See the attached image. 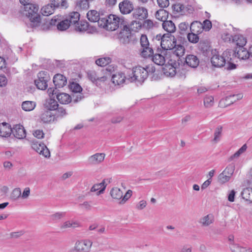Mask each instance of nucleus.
<instances>
[{"mask_svg":"<svg viewBox=\"0 0 252 252\" xmlns=\"http://www.w3.org/2000/svg\"><path fill=\"white\" fill-rule=\"evenodd\" d=\"M155 71V68L152 65H148L146 67L141 66H136L133 68L129 80L131 82L142 84L147 78L148 75Z\"/></svg>","mask_w":252,"mask_h":252,"instance_id":"nucleus-1","label":"nucleus"},{"mask_svg":"<svg viewBox=\"0 0 252 252\" xmlns=\"http://www.w3.org/2000/svg\"><path fill=\"white\" fill-rule=\"evenodd\" d=\"M212 57L211 62L213 66L216 67L223 66L226 62L232 61L231 56H233V51L230 49L224 51L222 55H220L216 50L212 51Z\"/></svg>","mask_w":252,"mask_h":252,"instance_id":"nucleus-2","label":"nucleus"},{"mask_svg":"<svg viewBox=\"0 0 252 252\" xmlns=\"http://www.w3.org/2000/svg\"><path fill=\"white\" fill-rule=\"evenodd\" d=\"M87 74L89 80L96 85L105 82L110 76L109 72L106 69L91 70L88 71Z\"/></svg>","mask_w":252,"mask_h":252,"instance_id":"nucleus-3","label":"nucleus"},{"mask_svg":"<svg viewBox=\"0 0 252 252\" xmlns=\"http://www.w3.org/2000/svg\"><path fill=\"white\" fill-rule=\"evenodd\" d=\"M38 7L32 3L24 5L25 15L28 17L33 23L34 26H36L40 22V17L38 14Z\"/></svg>","mask_w":252,"mask_h":252,"instance_id":"nucleus-4","label":"nucleus"},{"mask_svg":"<svg viewBox=\"0 0 252 252\" xmlns=\"http://www.w3.org/2000/svg\"><path fill=\"white\" fill-rule=\"evenodd\" d=\"M110 195L114 199L120 200V204H125L132 196V191L128 189L123 195V192L117 187L113 188L110 191Z\"/></svg>","mask_w":252,"mask_h":252,"instance_id":"nucleus-5","label":"nucleus"},{"mask_svg":"<svg viewBox=\"0 0 252 252\" xmlns=\"http://www.w3.org/2000/svg\"><path fill=\"white\" fill-rule=\"evenodd\" d=\"M101 22H103L104 23L102 25L98 22V23L100 26L106 28L107 30L113 31L119 27L120 19L116 15H110L106 19H102Z\"/></svg>","mask_w":252,"mask_h":252,"instance_id":"nucleus-6","label":"nucleus"},{"mask_svg":"<svg viewBox=\"0 0 252 252\" xmlns=\"http://www.w3.org/2000/svg\"><path fill=\"white\" fill-rule=\"evenodd\" d=\"M235 170V166L233 164H230L226 166L224 170L218 176V182L223 184L229 182Z\"/></svg>","mask_w":252,"mask_h":252,"instance_id":"nucleus-7","label":"nucleus"},{"mask_svg":"<svg viewBox=\"0 0 252 252\" xmlns=\"http://www.w3.org/2000/svg\"><path fill=\"white\" fill-rule=\"evenodd\" d=\"M50 79L49 74L46 71H40L37 74V78L34 80L36 87L41 90H45L47 86V82Z\"/></svg>","mask_w":252,"mask_h":252,"instance_id":"nucleus-8","label":"nucleus"},{"mask_svg":"<svg viewBox=\"0 0 252 252\" xmlns=\"http://www.w3.org/2000/svg\"><path fill=\"white\" fill-rule=\"evenodd\" d=\"M50 23L51 25H56L57 29L61 31L67 30L70 26L68 19H64L62 16L59 15L55 16Z\"/></svg>","mask_w":252,"mask_h":252,"instance_id":"nucleus-9","label":"nucleus"},{"mask_svg":"<svg viewBox=\"0 0 252 252\" xmlns=\"http://www.w3.org/2000/svg\"><path fill=\"white\" fill-rule=\"evenodd\" d=\"M175 37L169 33L162 35V40L160 42V45L162 49L170 51L176 44Z\"/></svg>","mask_w":252,"mask_h":252,"instance_id":"nucleus-10","label":"nucleus"},{"mask_svg":"<svg viewBox=\"0 0 252 252\" xmlns=\"http://www.w3.org/2000/svg\"><path fill=\"white\" fill-rule=\"evenodd\" d=\"M179 63L174 59H170L162 68L163 74L167 77H173L177 73Z\"/></svg>","mask_w":252,"mask_h":252,"instance_id":"nucleus-11","label":"nucleus"},{"mask_svg":"<svg viewBox=\"0 0 252 252\" xmlns=\"http://www.w3.org/2000/svg\"><path fill=\"white\" fill-rule=\"evenodd\" d=\"M172 9L173 13L177 15H185L187 12H190L193 10V8L190 5H185L181 3L173 4Z\"/></svg>","mask_w":252,"mask_h":252,"instance_id":"nucleus-12","label":"nucleus"},{"mask_svg":"<svg viewBox=\"0 0 252 252\" xmlns=\"http://www.w3.org/2000/svg\"><path fill=\"white\" fill-rule=\"evenodd\" d=\"M69 88L74 93L72 95V100L74 102H77L83 98L84 96L81 93L82 88L78 83L74 82H71L69 85Z\"/></svg>","mask_w":252,"mask_h":252,"instance_id":"nucleus-13","label":"nucleus"},{"mask_svg":"<svg viewBox=\"0 0 252 252\" xmlns=\"http://www.w3.org/2000/svg\"><path fill=\"white\" fill-rule=\"evenodd\" d=\"M32 148L40 155L49 158L51 157L50 152L47 146L41 142H33Z\"/></svg>","mask_w":252,"mask_h":252,"instance_id":"nucleus-14","label":"nucleus"},{"mask_svg":"<svg viewBox=\"0 0 252 252\" xmlns=\"http://www.w3.org/2000/svg\"><path fill=\"white\" fill-rule=\"evenodd\" d=\"M243 97V95L242 94L228 95L225 98L220 100V107H226L237 101L241 100Z\"/></svg>","mask_w":252,"mask_h":252,"instance_id":"nucleus-15","label":"nucleus"},{"mask_svg":"<svg viewBox=\"0 0 252 252\" xmlns=\"http://www.w3.org/2000/svg\"><path fill=\"white\" fill-rule=\"evenodd\" d=\"M92 244L91 241L87 239L77 241L75 244L74 250L77 252H89Z\"/></svg>","mask_w":252,"mask_h":252,"instance_id":"nucleus-16","label":"nucleus"},{"mask_svg":"<svg viewBox=\"0 0 252 252\" xmlns=\"http://www.w3.org/2000/svg\"><path fill=\"white\" fill-rule=\"evenodd\" d=\"M234 55L231 56L232 60L234 58H237L240 60H246L249 59L250 54V50L248 51L244 47H238L235 51H233Z\"/></svg>","mask_w":252,"mask_h":252,"instance_id":"nucleus-17","label":"nucleus"},{"mask_svg":"<svg viewBox=\"0 0 252 252\" xmlns=\"http://www.w3.org/2000/svg\"><path fill=\"white\" fill-rule=\"evenodd\" d=\"M106 155L104 153H97L88 158V162L93 165H98L102 163L105 158Z\"/></svg>","mask_w":252,"mask_h":252,"instance_id":"nucleus-18","label":"nucleus"},{"mask_svg":"<svg viewBox=\"0 0 252 252\" xmlns=\"http://www.w3.org/2000/svg\"><path fill=\"white\" fill-rule=\"evenodd\" d=\"M133 18L143 20L148 17V11L144 7H138L135 9L132 13Z\"/></svg>","mask_w":252,"mask_h":252,"instance_id":"nucleus-19","label":"nucleus"},{"mask_svg":"<svg viewBox=\"0 0 252 252\" xmlns=\"http://www.w3.org/2000/svg\"><path fill=\"white\" fill-rule=\"evenodd\" d=\"M14 136L18 139H24L26 136V130L23 126L16 125L12 129Z\"/></svg>","mask_w":252,"mask_h":252,"instance_id":"nucleus-20","label":"nucleus"},{"mask_svg":"<svg viewBox=\"0 0 252 252\" xmlns=\"http://www.w3.org/2000/svg\"><path fill=\"white\" fill-rule=\"evenodd\" d=\"M185 52L184 47L181 45H176L172 49L169 53L172 54L171 57L173 59L174 57L180 58L182 57Z\"/></svg>","mask_w":252,"mask_h":252,"instance_id":"nucleus-21","label":"nucleus"},{"mask_svg":"<svg viewBox=\"0 0 252 252\" xmlns=\"http://www.w3.org/2000/svg\"><path fill=\"white\" fill-rule=\"evenodd\" d=\"M119 6L121 13L124 14L129 13L133 9L132 3L127 0L120 2Z\"/></svg>","mask_w":252,"mask_h":252,"instance_id":"nucleus-22","label":"nucleus"},{"mask_svg":"<svg viewBox=\"0 0 252 252\" xmlns=\"http://www.w3.org/2000/svg\"><path fill=\"white\" fill-rule=\"evenodd\" d=\"M131 36V32L129 27L124 26L123 30L119 33L120 41L124 44L128 43L129 41V37Z\"/></svg>","mask_w":252,"mask_h":252,"instance_id":"nucleus-23","label":"nucleus"},{"mask_svg":"<svg viewBox=\"0 0 252 252\" xmlns=\"http://www.w3.org/2000/svg\"><path fill=\"white\" fill-rule=\"evenodd\" d=\"M107 183L106 180L104 179L100 183L95 184L91 188L90 191L91 192H96V195H99L103 194L106 188Z\"/></svg>","mask_w":252,"mask_h":252,"instance_id":"nucleus-24","label":"nucleus"},{"mask_svg":"<svg viewBox=\"0 0 252 252\" xmlns=\"http://www.w3.org/2000/svg\"><path fill=\"white\" fill-rule=\"evenodd\" d=\"M80 226L79 221L75 220H68L64 221L60 224V228L63 231H65L69 228H75Z\"/></svg>","mask_w":252,"mask_h":252,"instance_id":"nucleus-25","label":"nucleus"},{"mask_svg":"<svg viewBox=\"0 0 252 252\" xmlns=\"http://www.w3.org/2000/svg\"><path fill=\"white\" fill-rule=\"evenodd\" d=\"M12 133L10 125L5 122L0 124V136L3 137H9Z\"/></svg>","mask_w":252,"mask_h":252,"instance_id":"nucleus-26","label":"nucleus"},{"mask_svg":"<svg viewBox=\"0 0 252 252\" xmlns=\"http://www.w3.org/2000/svg\"><path fill=\"white\" fill-rule=\"evenodd\" d=\"M53 82L57 88H62L66 84L67 79L62 74H57L53 78Z\"/></svg>","mask_w":252,"mask_h":252,"instance_id":"nucleus-27","label":"nucleus"},{"mask_svg":"<svg viewBox=\"0 0 252 252\" xmlns=\"http://www.w3.org/2000/svg\"><path fill=\"white\" fill-rule=\"evenodd\" d=\"M126 80V76L122 72H116L112 76V81L115 85H121L123 84Z\"/></svg>","mask_w":252,"mask_h":252,"instance_id":"nucleus-28","label":"nucleus"},{"mask_svg":"<svg viewBox=\"0 0 252 252\" xmlns=\"http://www.w3.org/2000/svg\"><path fill=\"white\" fill-rule=\"evenodd\" d=\"M214 216L212 214H209L201 217L199 220V223L202 226H208L213 223L214 221Z\"/></svg>","mask_w":252,"mask_h":252,"instance_id":"nucleus-29","label":"nucleus"},{"mask_svg":"<svg viewBox=\"0 0 252 252\" xmlns=\"http://www.w3.org/2000/svg\"><path fill=\"white\" fill-rule=\"evenodd\" d=\"M162 27L164 30L169 34L175 32L176 30L174 23L171 20L163 21Z\"/></svg>","mask_w":252,"mask_h":252,"instance_id":"nucleus-30","label":"nucleus"},{"mask_svg":"<svg viewBox=\"0 0 252 252\" xmlns=\"http://www.w3.org/2000/svg\"><path fill=\"white\" fill-rule=\"evenodd\" d=\"M186 63L189 66L196 67L199 63L198 58L193 55H189L186 58Z\"/></svg>","mask_w":252,"mask_h":252,"instance_id":"nucleus-31","label":"nucleus"},{"mask_svg":"<svg viewBox=\"0 0 252 252\" xmlns=\"http://www.w3.org/2000/svg\"><path fill=\"white\" fill-rule=\"evenodd\" d=\"M57 98L62 104H68L71 101V97L67 94L62 93L56 95Z\"/></svg>","mask_w":252,"mask_h":252,"instance_id":"nucleus-32","label":"nucleus"},{"mask_svg":"<svg viewBox=\"0 0 252 252\" xmlns=\"http://www.w3.org/2000/svg\"><path fill=\"white\" fill-rule=\"evenodd\" d=\"M87 17L89 21L91 22H99V13L96 10H91L88 12Z\"/></svg>","mask_w":252,"mask_h":252,"instance_id":"nucleus-33","label":"nucleus"},{"mask_svg":"<svg viewBox=\"0 0 252 252\" xmlns=\"http://www.w3.org/2000/svg\"><path fill=\"white\" fill-rule=\"evenodd\" d=\"M54 115L51 111L48 110L43 112L40 116V119L43 123H50L54 120Z\"/></svg>","mask_w":252,"mask_h":252,"instance_id":"nucleus-34","label":"nucleus"},{"mask_svg":"<svg viewBox=\"0 0 252 252\" xmlns=\"http://www.w3.org/2000/svg\"><path fill=\"white\" fill-rule=\"evenodd\" d=\"M191 32L199 34L203 31L202 24L198 21L193 22L190 26Z\"/></svg>","mask_w":252,"mask_h":252,"instance_id":"nucleus-35","label":"nucleus"},{"mask_svg":"<svg viewBox=\"0 0 252 252\" xmlns=\"http://www.w3.org/2000/svg\"><path fill=\"white\" fill-rule=\"evenodd\" d=\"M233 40L239 47H244L247 42L246 37L240 34L235 35Z\"/></svg>","mask_w":252,"mask_h":252,"instance_id":"nucleus-36","label":"nucleus"},{"mask_svg":"<svg viewBox=\"0 0 252 252\" xmlns=\"http://www.w3.org/2000/svg\"><path fill=\"white\" fill-rule=\"evenodd\" d=\"M222 130L223 126H218L216 127L214 130V138L213 139V142L214 143H217L220 140Z\"/></svg>","mask_w":252,"mask_h":252,"instance_id":"nucleus-37","label":"nucleus"},{"mask_svg":"<svg viewBox=\"0 0 252 252\" xmlns=\"http://www.w3.org/2000/svg\"><path fill=\"white\" fill-rule=\"evenodd\" d=\"M36 103L33 101H25L22 102L21 106L25 111H31L36 107Z\"/></svg>","mask_w":252,"mask_h":252,"instance_id":"nucleus-38","label":"nucleus"},{"mask_svg":"<svg viewBox=\"0 0 252 252\" xmlns=\"http://www.w3.org/2000/svg\"><path fill=\"white\" fill-rule=\"evenodd\" d=\"M55 7L56 6H54L52 3L46 4L42 7L41 9V12L44 16L50 15L54 13Z\"/></svg>","mask_w":252,"mask_h":252,"instance_id":"nucleus-39","label":"nucleus"},{"mask_svg":"<svg viewBox=\"0 0 252 252\" xmlns=\"http://www.w3.org/2000/svg\"><path fill=\"white\" fill-rule=\"evenodd\" d=\"M155 16L158 20L163 22L168 18V12L163 9H160L156 12Z\"/></svg>","mask_w":252,"mask_h":252,"instance_id":"nucleus-40","label":"nucleus"},{"mask_svg":"<svg viewBox=\"0 0 252 252\" xmlns=\"http://www.w3.org/2000/svg\"><path fill=\"white\" fill-rule=\"evenodd\" d=\"M67 19H68L70 25H76L78 22H79V20L80 19V14L77 12H71L69 14Z\"/></svg>","mask_w":252,"mask_h":252,"instance_id":"nucleus-41","label":"nucleus"},{"mask_svg":"<svg viewBox=\"0 0 252 252\" xmlns=\"http://www.w3.org/2000/svg\"><path fill=\"white\" fill-rule=\"evenodd\" d=\"M45 105L50 111L56 110L58 107L57 102L54 98H50L46 100Z\"/></svg>","mask_w":252,"mask_h":252,"instance_id":"nucleus-42","label":"nucleus"},{"mask_svg":"<svg viewBox=\"0 0 252 252\" xmlns=\"http://www.w3.org/2000/svg\"><path fill=\"white\" fill-rule=\"evenodd\" d=\"M154 51L149 46L141 47L140 53L141 56L145 58L152 56L153 55Z\"/></svg>","mask_w":252,"mask_h":252,"instance_id":"nucleus-43","label":"nucleus"},{"mask_svg":"<svg viewBox=\"0 0 252 252\" xmlns=\"http://www.w3.org/2000/svg\"><path fill=\"white\" fill-rule=\"evenodd\" d=\"M152 61L158 65H163L165 62L164 57L159 54H155L152 57Z\"/></svg>","mask_w":252,"mask_h":252,"instance_id":"nucleus-44","label":"nucleus"},{"mask_svg":"<svg viewBox=\"0 0 252 252\" xmlns=\"http://www.w3.org/2000/svg\"><path fill=\"white\" fill-rule=\"evenodd\" d=\"M247 148V145H243L236 152H235L229 158L230 160H233L238 158L241 154L244 153L246 151Z\"/></svg>","mask_w":252,"mask_h":252,"instance_id":"nucleus-45","label":"nucleus"},{"mask_svg":"<svg viewBox=\"0 0 252 252\" xmlns=\"http://www.w3.org/2000/svg\"><path fill=\"white\" fill-rule=\"evenodd\" d=\"M204 106L205 108L212 107L214 104V98L212 95H206L204 98Z\"/></svg>","mask_w":252,"mask_h":252,"instance_id":"nucleus-46","label":"nucleus"},{"mask_svg":"<svg viewBox=\"0 0 252 252\" xmlns=\"http://www.w3.org/2000/svg\"><path fill=\"white\" fill-rule=\"evenodd\" d=\"M88 23L86 22H78L75 25V30L78 32H82L87 30Z\"/></svg>","mask_w":252,"mask_h":252,"instance_id":"nucleus-47","label":"nucleus"},{"mask_svg":"<svg viewBox=\"0 0 252 252\" xmlns=\"http://www.w3.org/2000/svg\"><path fill=\"white\" fill-rule=\"evenodd\" d=\"M21 197V190L19 188L14 189L10 194V198L13 200H17Z\"/></svg>","mask_w":252,"mask_h":252,"instance_id":"nucleus-48","label":"nucleus"},{"mask_svg":"<svg viewBox=\"0 0 252 252\" xmlns=\"http://www.w3.org/2000/svg\"><path fill=\"white\" fill-rule=\"evenodd\" d=\"M111 61L110 58L104 57L99 58L96 60L95 63L97 65L101 66H105L108 64Z\"/></svg>","mask_w":252,"mask_h":252,"instance_id":"nucleus-49","label":"nucleus"},{"mask_svg":"<svg viewBox=\"0 0 252 252\" xmlns=\"http://www.w3.org/2000/svg\"><path fill=\"white\" fill-rule=\"evenodd\" d=\"M79 207L84 211H91L93 208L92 202L90 201H85L79 204Z\"/></svg>","mask_w":252,"mask_h":252,"instance_id":"nucleus-50","label":"nucleus"},{"mask_svg":"<svg viewBox=\"0 0 252 252\" xmlns=\"http://www.w3.org/2000/svg\"><path fill=\"white\" fill-rule=\"evenodd\" d=\"M52 4L56 7L61 6L62 7H66L67 3L66 0H50Z\"/></svg>","mask_w":252,"mask_h":252,"instance_id":"nucleus-51","label":"nucleus"},{"mask_svg":"<svg viewBox=\"0 0 252 252\" xmlns=\"http://www.w3.org/2000/svg\"><path fill=\"white\" fill-rule=\"evenodd\" d=\"M65 216V213L57 212L50 216V219L53 221H58L63 218Z\"/></svg>","mask_w":252,"mask_h":252,"instance_id":"nucleus-52","label":"nucleus"},{"mask_svg":"<svg viewBox=\"0 0 252 252\" xmlns=\"http://www.w3.org/2000/svg\"><path fill=\"white\" fill-rule=\"evenodd\" d=\"M188 39L189 41L193 43H196L198 42L199 40V37L198 34L191 32L188 35Z\"/></svg>","mask_w":252,"mask_h":252,"instance_id":"nucleus-53","label":"nucleus"},{"mask_svg":"<svg viewBox=\"0 0 252 252\" xmlns=\"http://www.w3.org/2000/svg\"><path fill=\"white\" fill-rule=\"evenodd\" d=\"M31 194V189L29 187H26L24 189L23 192H21V198L23 199H27Z\"/></svg>","mask_w":252,"mask_h":252,"instance_id":"nucleus-54","label":"nucleus"},{"mask_svg":"<svg viewBox=\"0 0 252 252\" xmlns=\"http://www.w3.org/2000/svg\"><path fill=\"white\" fill-rule=\"evenodd\" d=\"M230 248L232 252H241L243 248V247L234 243L230 244Z\"/></svg>","mask_w":252,"mask_h":252,"instance_id":"nucleus-55","label":"nucleus"},{"mask_svg":"<svg viewBox=\"0 0 252 252\" xmlns=\"http://www.w3.org/2000/svg\"><path fill=\"white\" fill-rule=\"evenodd\" d=\"M140 44L141 47L149 46V42L146 35H141L140 37Z\"/></svg>","mask_w":252,"mask_h":252,"instance_id":"nucleus-56","label":"nucleus"},{"mask_svg":"<svg viewBox=\"0 0 252 252\" xmlns=\"http://www.w3.org/2000/svg\"><path fill=\"white\" fill-rule=\"evenodd\" d=\"M231 37V34L228 31H224L221 35V38L224 42H229Z\"/></svg>","mask_w":252,"mask_h":252,"instance_id":"nucleus-57","label":"nucleus"},{"mask_svg":"<svg viewBox=\"0 0 252 252\" xmlns=\"http://www.w3.org/2000/svg\"><path fill=\"white\" fill-rule=\"evenodd\" d=\"M157 2L158 6L162 8L167 7L169 5V0H157Z\"/></svg>","mask_w":252,"mask_h":252,"instance_id":"nucleus-58","label":"nucleus"},{"mask_svg":"<svg viewBox=\"0 0 252 252\" xmlns=\"http://www.w3.org/2000/svg\"><path fill=\"white\" fill-rule=\"evenodd\" d=\"M212 28V23L208 20H205L202 24L203 30L209 31Z\"/></svg>","mask_w":252,"mask_h":252,"instance_id":"nucleus-59","label":"nucleus"},{"mask_svg":"<svg viewBox=\"0 0 252 252\" xmlns=\"http://www.w3.org/2000/svg\"><path fill=\"white\" fill-rule=\"evenodd\" d=\"M56 111V115L57 117H63L66 115V111L63 107L58 108Z\"/></svg>","mask_w":252,"mask_h":252,"instance_id":"nucleus-60","label":"nucleus"},{"mask_svg":"<svg viewBox=\"0 0 252 252\" xmlns=\"http://www.w3.org/2000/svg\"><path fill=\"white\" fill-rule=\"evenodd\" d=\"M147 205V202L144 200L140 201L136 205V208L137 210H142L146 207Z\"/></svg>","mask_w":252,"mask_h":252,"instance_id":"nucleus-61","label":"nucleus"},{"mask_svg":"<svg viewBox=\"0 0 252 252\" xmlns=\"http://www.w3.org/2000/svg\"><path fill=\"white\" fill-rule=\"evenodd\" d=\"M24 234L23 231H19L17 232H12L10 233V236L12 238H18Z\"/></svg>","mask_w":252,"mask_h":252,"instance_id":"nucleus-62","label":"nucleus"},{"mask_svg":"<svg viewBox=\"0 0 252 252\" xmlns=\"http://www.w3.org/2000/svg\"><path fill=\"white\" fill-rule=\"evenodd\" d=\"M34 137L38 139H42L44 137V133L42 130H35L33 133Z\"/></svg>","mask_w":252,"mask_h":252,"instance_id":"nucleus-63","label":"nucleus"},{"mask_svg":"<svg viewBox=\"0 0 252 252\" xmlns=\"http://www.w3.org/2000/svg\"><path fill=\"white\" fill-rule=\"evenodd\" d=\"M236 192L234 190H231L228 192V200L231 202H233L235 200Z\"/></svg>","mask_w":252,"mask_h":252,"instance_id":"nucleus-64","label":"nucleus"}]
</instances>
